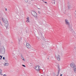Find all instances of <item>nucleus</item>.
I'll use <instances>...</instances> for the list:
<instances>
[{
  "mask_svg": "<svg viewBox=\"0 0 76 76\" xmlns=\"http://www.w3.org/2000/svg\"><path fill=\"white\" fill-rule=\"evenodd\" d=\"M65 23L66 25H69L68 26L69 30L71 31L73 30V29H72V26H70V23H69V20L67 19L65 20Z\"/></svg>",
  "mask_w": 76,
  "mask_h": 76,
  "instance_id": "3",
  "label": "nucleus"
},
{
  "mask_svg": "<svg viewBox=\"0 0 76 76\" xmlns=\"http://www.w3.org/2000/svg\"><path fill=\"white\" fill-rule=\"evenodd\" d=\"M71 7V6L70 4L68 5V7L69 9H70V7Z\"/></svg>",
  "mask_w": 76,
  "mask_h": 76,
  "instance_id": "12",
  "label": "nucleus"
},
{
  "mask_svg": "<svg viewBox=\"0 0 76 76\" xmlns=\"http://www.w3.org/2000/svg\"><path fill=\"white\" fill-rule=\"evenodd\" d=\"M41 68V67L39 66H36L35 67V69L36 70H37V71H39L40 70V69Z\"/></svg>",
  "mask_w": 76,
  "mask_h": 76,
  "instance_id": "6",
  "label": "nucleus"
},
{
  "mask_svg": "<svg viewBox=\"0 0 76 76\" xmlns=\"http://www.w3.org/2000/svg\"><path fill=\"white\" fill-rule=\"evenodd\" d=\"M59 74V73H58H58H57L56 76H58V74Z\"/></svg>",
  "mask_w": 76,
  "mask_h": 76,
  "instance_id": "19",
  "label": "nucleus"
},
{
  "mask_svg": "<svg viewBox=\"0 0 76 76\" xmlns=\"http://www.w3.org/2000/svg\"><path fill=\"white\" fill-rule=\"evenodd\" d=\"M56 57L58 61H60V56H59V55H57V56H56Z\"/></svg>",
  "mask_w": 76,
  "mask_h": 76,
  "instance_id": "7",
  "label": "nucleus"
},
{
  "mask_svg": "<svg viewBox=\"0 0 76 76\" xmlns=\"http://www.w3.org/2000/svg\"><path fill=\"white\" fill-rule=\"evenodd\" d=\"M2 72V70L1 69H0V75H2L1 74V72Z\"/></svg>",
  "mask_w": 76,
  "mask_h": 76,
  "instance_id": "15",
  "label": "nucleus"
},
{
  "mask_svg": "<svg viewBox=\"0 0 76 76\" xmlns=\"http://www.w3.org/2000/svg\"><path fill=\"white\" fill-rule=\"evenodd\" d=\"M18 44L20 45V39H18Z\"/></svg>",
  "mask_w": 76,
  "mask_h": 76,
  "instance_id": "14",
  "label": "nucleus"
},
{
  "mask_svg": "<svg viewBox=\"0 0 76 76\" xmlns=\"http://www.w3.org/2000/svg\"><path fill=\"white\" fill-rule=\"evenodd\" d=\"M0 53L3 54H5V48L4 46L1 45H0Z\"/></svg>",
  "mask_w": 76,
  "mask_h": 76,
  "instance_id": "1",
  "label": "nucleus"
},
{
  "mask_svg": "<svg viewBox=\"0 0 76 76\" xmlns=\"http://www.w3.org/2000/svg\"><path fill=\"white\" fill-rule=\"evenodd\" d=\"M22 66H23V67H26V66H25V65H22Z\"/></svg>",
  "mask_w": 76,
  "mask_h": 76,
  "instance_id": "18",
  "label": "nucleus"
},
{
  "mask_svg": "<svg viewBox=\"0 0 76 76\" xmlns=\"http://www.w3.org/2000/svg\"><path fill=\"white\" fill-rule=\"evenodd\" d=\"M32 14L33 16H34V17H37V13H36V12H35L34 11L32 12Z\"/></svg>",
  "mask_w": 76,
  "mask_h": 76,
  "instance_id": "5",
  "label": "nucleus"
},
{
  "mask_svg": "<svg viewBox=\"0 0 76 76\" xmlns=\"http://www.w3.org/2000/svg\"><path fill=\"white\" fill-rule=\"evenodd\" d=\"M4 76H6V74H4Z\"/></svg>",
  "mask_w": 76,
  "mask_h": 76,
  "instance_id": "24",
  "label": "nucleus"
},
{
  "mask_svg": "<svg viewBox=\"0 0 76 76\" xmlns=\"http://www.w3.org/2000/svg\"><path fill=\"white\" fill-rule=\"evenodd\" d=\"M58 73H60V68H59V67H58Z\"/></svg>",
  "mask_w": 76,
  "mask_h": 76,
  "instance_id": "16",
  "label": "nucleus"
},
{
  "mask_svg": "<svg viewBox=\"0 0 76 76\" xmlns=\"http://www.w3.org/2000/svg\"><path fill=\"white\" fill-rule=\"evenodd\" d=\"M2 19L3 22L5 24V26L6 27V28L7 29L9 26V24L8 23V21H7V20L6 19L4 20V18H2Z\"/></svg>",
  "mask_w": 76,
  "mask_h": 76,
  "instance_id": "2",
  "label": "nucleus"
},
{
  "mask_svg": "<svg viewBox=\"0 0 76 76\" xmlns=\"http://www.w3.org/2000/svg\"><path fill=\"white\" fill-rule=\"evenodd\" d=\"M26 19L27 20L26 21V22H27V23H28V22H30V21H29V17H28Z\"/></svg>",
  "mask_w": 76,
  "mask_h": 76,
  "instance_id": "9",
  "label": "nucleus"
},
{
  "mask_svg": "<svg viewBox=\"0 0 76 76\" xmlns=\"http://www.w3.org/2000/svg\"><path fill=\"white\" fill-rule=\"evenodd\" d=\"M71 67L73 69L74 72H76V65L74 63H72L70 64Z\"/></svg>",
  "mask_w": 76,
  "mask_h": 76,
  "instance_id": "4",
  "label": "nucleus"
},
{
  "mask_svg": "<svg viewBox=\"0 0 76 76\" xmlns=\"http://www.w3.org/2000/svg\"><path fill=\"white\" fill-rule=\"evenodd\" d=\"M5 10L7 11V8H5Z\"/></svg>",
  "mask_w": 76,
  "mask_h": 76,
  "instance_id": "25",
  "label": "nucleus"
},
{
  "mask_svg": "<svg viewBox=\"0 0 76 76\" xmlns=\"http://www.w3.org/2000/svg\"><path fill=\"white\" fill-rule=\"evenodd\" d=\"M2 56H0V60L1 59V58H2Z\"/></svg>",
  "mask_w": 76,
  "mask_h": 76,
  "instance_id": "17",
  "label": "nucleus"
},
{
  "mask_svg": "<svg viewBox=\"0 0 76 76\" xmlns=\"http://www.w3.org/2000/svg\"><path fill=\"white\" fill-rule=\"evenodd\" d=\"M21 58L22 59V60H23V61H25V60L24 59V58H23V56H22V55H21Z\"/></svg>",
  "mask_w": 76,
  "mask_h": 76,
  "instance_id": "10",
  "label": "nucleus"
},
{
  "mask_svg": "<svg viewBox=\"0 0 76 76\" xmlns=\"http://www.w3.org/2000/svg\"><path fill=\"white\" fill-rule=\"evenodd\" d=\"M3 60H5V57H3Z\"/></svg>",
  "mask_w": 76,
  "mask_h": 76,
  "instance_id": "21",
  "label": "nucleus"
},
{
  "mask_svg": "<svg viewBox=\"0 0 76 76\" xmlns=\"http://www.w3.org/2000/svg\"><path fill=\"white\" fill-rule=\"evenodd\" d=\"M62 75H63V74H61L60 75V76H62Z\"/></svg>",
  "mask_w": 76,
  "mask_h": 76,
  "instance_id": "26",
  "label": "nucleus"
},
{
  "mask_svg": "<svg viewBox=\"0 0 76 76\" xmlns=\"http://www.w3.org/2000/svg\"><path fill=\"white\" fill-rule=\"evenodd\" d=\"M30 64H31V63H30Z\"/></svg>",
  "mask_w": 76,
  "mask_h": 76,
  "instance_id": "32",
  "label": "nucleus"
},
{
  "mask_svg": "<svg viewBox=\"0 0 76 76\" xmlns=\"http://www.w3.org/2000/svg\"><path fill=\"white\" fill-rule=\"evenodd\" d=\"M53 76H56V74H53Z\"/></svg>",
  "mask_w": 76,
  "mask_h": 76,
  "instance_id": "23",
  "label": "nucleus"
},
{
  "mask_svg": "<svg viewBox=\"0 0 76 76\" xmlns=\"http://www.w3.org/2000/svg\"><path fill=\"white\" fill-rule=\"evenodd\" d=\"M45 3H47V2H45Z\"/></svg>",
  "mask_w": 76,
  "mask_h": 76,
  "instance_id": "27",
  "label": "nucleus"
},
{
  "mask_svg": "<svg viewBox=\"0 0 76 76\" xmlns=\"http://www.w3.org/2000/svg\"><path fill=\"white\" fill-rule=\"evenodd\" d=\"M26 46L28 48H31V46L28 43H26Z\"/></svg>",
  "mask_w": 76,
  "mask_h": 76,
  "instance_id": "8",
  "label": "nucleus"
},
{
  "mask_svg": "<svg viewBox=\"0 0 76 76\" xmlns=\"http://www.w3.org/2000/svg\"><path fill=\"white\" fill-rule=\"evenodd\" d=\"M25 2H26V3L28 2V0H25Z\"/></svg>",
  "mask_w": 76,
  "mask_h": 76,
  "instance_id": "20",
  "label": "nucleus"
},
{
  "mask_svg": "<svg viewBox=\"0 0 76 76\" xmlns=\"http://www.w3.org/2000/svg\"><path fill=\"white\" fill-rule=\"evenodd\" d=\"M54 4H55V2H54Z\"/></svg>",
  "mask_w": 76,
  "mask_h": 76,
  "instance_id": "29",
  "label": "nucleus"
},
{
  "mask_svg": "<svg viewBox=\"0 0 76 76\" xmlns=\"http://www.w3.org/2000/svg\"><path fill=\"white\" fill-rule=\"evenodd\" d=\"M1 25V23L0 22Z\"/></svg>",
  "mask_w": 76,
  "mask_h": 76,
  "instance_id": "30",
  "label": "nucleus"
},
{
  "mask_svg": "<svg viewBox=\"0 0 76 76\" xmlns=\"http://www.w3.org/2000/svg\"><path fill=\"white\" fill-rule=\"evenodd\" d=\"M42 1H44V2H45V1H44V0H42Z\"/></svg>",
  "mask_w": 76,
  "mask_h": 76,
  "instance_id": "28",
  "label": "nucleus"
},
{
  "mask_svg": "<svg viewBox=\"0 0 76 76\" xmlns=\"http://www.w3.org/2000/svg\"><path fill=\"white\" fill-rule=\"evenodd\" d=\"M42 46L43 48H45V45H44V44L43 43L42 44Z\"/></svg>",
  "mask_w": 76,
  "mask_h": 76,
  "instance_id": "11",
  "label": "nucleus"
},
{
  "mask_svg": "<svg viewBox=\"0 0 76 76\" xmlns=\"http://www.w3.org/2000/svg\"><path fill=\"white\" fill-rule=\"evenodd\" d=\"M31 0V1H32V0Z\"/></svg>",
  "mask_w": 76,
  "mask_h": 76,
  "instance_id": "34",
  "label": "nucleus"
},
{
  "mask_svg": "<svg viewBox=\"0 0 76 76\" xmlns=\"http://www.w3.org/2000/svg\"><path fill=\"white\" fill-rule=\"evenodd\" d=\"M48 59H49V58H48Z\"/></svg>",
  "mask_w": 76,
  "mask_h": 76,
  "instance_id": "31",
  "label": "nucleus"
},
{
  "mask_svg": "<svg viewBox=\"0 0 76 76\" xmlns=\"http://www.w3.org/2000/svg\"><path fill=\"white\" fill-rule=\"evenodd\" d=\"M38 13H39V14H40V13H41V12L39 11H38Z\"/></svg>",
  "mask_w": 76,
  "mask_h": 76,
  "instance_id": "22",
  "label": "nucleus"
},
{
  "mask_svg": "<svg viewBox=\"0 0 76 76\" xmlns=\"http://www.w3.org/2000/svg\"><path fill=\"white\" fill-rule=\"evenodd\" d=\"M75 12H76V10H75Z\"/></svg>",
  "mask_w": 76,
  "mask_h": 76,
  "instance_id": "35",
  "label": "nucleus"
},
{
  "mask_svg": "<svg viewBox=\"0 0 76 76\" xmlns=\"http://www.w3.org/2000/svg\"><path fill=\"white\" fill-rule=\"evenodd\" d=\"M9 63H6L5 64V66H9Z\"/></svg>",
  "mask_w": 76,
  "mask_h": 76,
  "instance_id": "13",
  "label": "nucleus"
},
{
  "mask_svg": "<svg viewBox=\"0 0 76 76\" xmlns=\"http://www.w3.org/2000/svg\"><path fill=\"white\" fill-rule=\"evenodd\" d=\"M39 9H40V8H39Z\"/></svg>",
  "mask_w": 76,
  "mask_h": 76,
  "instance_id": "33",
  "label": "nucleus"
}]
</instances>
